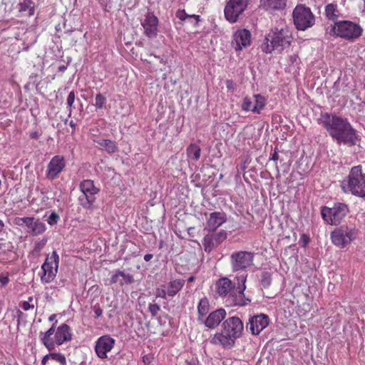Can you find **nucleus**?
<instances>
[{"label": "nucleus", "mask_w": 365, "mask_h": 365, "mask_svg": "<svg viewBox=\"0 0 365 365\" xmlns=\"http://www.w3.org/2000/svg\"><path fill=\"white\" fill-rule=\"evenodd\" d=\"M160 63H163V64H165L166 62L163 58H161Z\"/></svg>", "instance_id": "63"}, {"label": "nucleus", "mask_w": 365, "mask_h": 365, "mask_svg": "<svg viewBox=\"0 0 365 365\" xmlns=\"http://www.w3.org/2000/svg\"><path fill=\"white\" fill-rule=\"evenodd\" d=\"M93 142L97 143L98 148L105 150L108 154H113L118 150L117 143L109 139H100L93 140Z\"/></svg>", "instance_id": "24"}, {"label": "nucleus", "mask_w": 365, "mask_h": 365, "mask_svg": "<svg viewBox=\"0 0 365 365\" xmlns=\"http://www.w3.org/2000/svg\"><path fill=\"white\" fill-rule=\"evenodd\" d=\"M357 233V230L355 228L342 225L331 232L330 236L332 243L342 249L356 238Z\"/></svg>", "instance_id": "9"}, {"label": "nucleus", "mask_w": 365, "mask_h": 365, "mask_svg": "<svg viewBox=\"0 0 365 365\" xmlns=\"http://www.w3.org/2000/svg\"><path fill=\"white\" fill-rule=\"evenodd\" d=\"M272 282L271 275L269 272H265L262 274L261 277V284L264 288H267Z\"/></svg>", "instance_id": "39"}, {"label": "nucleus", "mask_w": 365, "mask_h": 365, "mask_svg": "<svg viewBox=\"0 0 365 365\" xmlns=\"http://www.w3.org/2000/svg\"><path fill=\"white\" fill-rule=\"evenodd\" d=\"M227 232L225 230H221L219 232L212 235V237L215 240V244L217 245L222 242L227 238Z\"/></svg>", "instance_id": "38"}, {"label": "nucleus", "mask_w": 365, "mask_h": 365, "mask_svg": "<svg viewBox=\"0 0 365 365\" xmlns=\"http://www.w3.org/2000/svg\"><path fill=\"white\" fill-rule=\"evenodd\" d=\"M279 159V155L277 151V148H275L273 153L271 154V157L269 158V160L277 161Z\"/></svg>", "instance_id": "50"}, {"label": "nucleus", "mask_w": 365, "mask_h": 365, "mask_svg": "<svg viewBox=\"0 0 365 365\" xmlns=\"http://www.w3.org/2000/svg\"><path fill=\"white\" fill-rule=\"evenodd\" d=\"M66 67L64 66H60L59 67V71H64L66 70Z\"/></svg>", "instance_id": "62"}, {"label": "nucleus", "mask_w": 365, "mask_h": 365, "mask_svg": "<svg viewBox=\"0 0 365 365\" xmlns=\"http://www.w3.org/2000/svg\"><path fill=\"white\" fill-rule=\"evenodd\" d=\"M59 220V216L56 212H52L48 218V223L51 225H53L54 224H56L58 220Z\"/></svg>", "instance_id": "42"}, {"label": "nucleus", "mask_w": 365, "mask_h": 365, "mask_svg": "<svg viewBox=\"0 0 365 365\" xmlns=\"http://www.w3.org/2000/svg\"><path fill=\"white\" fill-rule=\"evenodd\" d=\"M341 188L344 193L365 199V173L361 165L351 168L347 177L341 182Z\"/></svg>", "instance_id": "5"}, {"label": "nucleus", "mask_w": 365, "mask_h": 365, "mask_svg": "<svg viewBox=\"0 0 365 365\" xmlns=\"http://www.w3.org/2000/svg\"><path fill=\"white\" fill-rule=\"evenodd\" d=\"M232 46L235 51H241L251 43V34L247 29L237 30L232 36Z\"/></svg>", "instance_id": "16"}, {"label": "nucleus", "mask_w": 365, "mask_h": 365, "mask_svg": "<svg viewBox=\"0 0 365 365\" xmlns=\"http://www.w3.org/2000/svg\"><path fill=\"white\" fill-rule=\"evenodd\" d=\"M41 136V133L38 131H32L29 134V137L31 139L38 140Z\"/></svg>", "instance_id": "48"}, {"label": "nucleus", "mask_w": 365, "mask_h": 365, "mask_svg": "<svg viewBox=\"0 0 365 365\" xmlns=\"http://www.w3.org/2000/svg\"><path fill=\"white\" fill-rule=\"evenodd\" d=\"M227 220L226 215L220 212H214L210 215L207 221V229L214 232Z\"/></svg>", "instance_id": "21"}, {"label": "nucleus", "mask_w": 365, "mask_h": 365, "mask_svg": "<svg viewBox=\"0 0 365 365\" xmlns=\"http://www.w3.org/2000/svg\"><path fill=\"white\" fill-rule=\"evenodd\" d=\"M9 282V278L7 275L0 274V283L1 286H6Z\"/></svg>", "instance_id": "47"}, {"label": "nucleus", "mask_w": 365, "mask_h": 365, "mask_svg": "<svg viewBox=\"0 0 365 365\" xmlns=\"http://www.w3.org/2000/svg\"><path fill=\"white\" fill-rule=\"evenodd\" d=\"M216 293L222 297L228 293V278L225 277L219 279L215 283Z\"/></svg>", "instance_id": "28"}, {"label": "nucleus", "mask_w": 365, "mask_h": 365, "mask_svg": "<svg viewBox=\"0 0 365 365\" xmlns=\"http://www.w3.org/2000/svg\"><path fill=\"white\" fill-rule=\"evenodd\" d=\"M134 282L133 277L128 274L125 273L121 270H116L115 273L110 277V284H119L120 286H123L124 284H132Z\"/></svg>", "instance_id": "23"}, {"label": "nucleus", "mask_w": 365, "mask_h": 365, "mask_svg": "<svg viewBox=\"0 0 365 365\" xmlns=\"http://www.w3.org/2000/svg\"><path fill=\"white\" fill-rule=\"evenodd\" d=\"M56 317V314H53L48 317V321L52 322L53 321Z\"/></svg>", "instance_id": "56"}, {"label": "nucleus", "mask_w": 365, "mask_h": 365, "mask_svg": "<svg viewBox=\"0 0 365 365\" xmlns=\"http://www.w3.org/2000/svg\"><path fill=\"white\" fill-rule=\"evenodd\" d=\"M166 295H168L167 291H165L164 289L159 290L157 294L158 297H161L163 299H165L166 297Z\"/></svg>", "instance_id": "51"}, {"label": "nucleus", "mask_w": 365, "mask_h": 365, "mask_svg": "<svg viewBox=\"0 0 365 365\" xmlns=\"http://www.w3.org/2000/svg\"><path fill=\"white\" fill-rule=\"evenodd\" d=\"M153 257V255L152 254H146L144 256V260L146 262H149Z\"/></svg>", "instance_id": "54"}, {"label": "nucleus", "mask_w": 365, "mask_h": 365, "mask_svg": "<svg viewBox=\"0 0 365 365\" xmlns=\"http://www.w3.org/2000/svg\"><path fill=\"white\" fill-rule=\"evenodd\" d=\"M226 311L224 309H219L211 312L205 321V324L208 328H214L217 326L225 317Z\"/></svg>", "instance_id": "22"}, {"label": "nucleus", "mask_w": 365, "mask_h": 365, "mask_svg": "<svg viewBox=\"0 0 365 365\" xmlns=\"http://www.w3.org/2000/svg\"><path fill=\"white\" fill-rule=\"evenodd\" d=\"M27 302H29L30 304H33L32 302H34V298L33 297H29L28 298V301Z\"/></svg>", "instance_id": "61"}, {"label": "nucleus", "mask_w": 365, "mask_h": 365, "mask_svg": "<svg viewBox=\"0 0 365 365\" xmlns=\"http://www.w3.org/2000/svg\"><path fill=\"white\" fill-rule=\"evenodd\" d=\"M264 6L272 10H283L287 0H263Z\"/></svg>", "instance_id": "32"}, {"label": "nucleus", "mask_w": 365, "mask_h": 365, "mask_svg": "<svg viewBox=\"0 0 365 365\" xmlns=\"http://www.w3.org/2000/svg\"><path fill=\"white\" fill-rule=\"evenodd\" d=\"M255 253L247 251L235 252L231 255L233 271L245 270L253 265Z\"/></svg>", "instance_id": "12"}, {"label": "nucleus", "mask_w": 365, "mask_h": 365, "mask_svg": "<svg viewBox=\"0 0 365 365\" xmlns=\"http://www.w3.org/2000/svg\"><path fill=\"white\" fill-rule=\"evenodd\" d=\"M247 277V274L244 272L236 276L233 281L230 279V306H245L250 302L244 294Z\"/></svg>", "instance_id": "6"}, {"label": "nucleus", "mask_w": 365, "mask_h": 365, "mask_svg": "<svg viewBox=\"0 0 365 365\" xmlns=\"http://www.w3.org/2000/svg\"><path fill=\"white\" fill-rule=\"evenodd\" d=\"M265 106V98L259 95H254L252 98L245 97L242 104V108L245 111L259 113Z\"/></svg>", "instance_id": "15"}, {"label": "nucleus", "mask_w": 365, "mask_h": 365, "mask_svg": "<svg viewBox=\"0 0 365 365\" xmlns=\"http://www.w3.org/2000/svg\"><path fill=\"white\" fill-rule=\"evenodd\" d=\"M224 15H225V18L226 19V20L228 21V16H229V14H228V2H227L226 4L225 5Z\"/></svg>", "instance_id": "53"}, {"label": "nucleus", "mask_w": 365, "mask_h": 365, "mask_svg": "<svg viewBox=\"0 0 365 365\" xmlns=\"http://www.w3.org/2000/svg\"><path fill=\"white\" fill-rule=\"evenodd\" d=\"M46 240H42L41 242H36L34 246V251L35 252L41 251L43 249V247H44V245H46Z\"/></svg>", "instance_id": "45"}, {"label": "nucleus", "mask_w": 365, "mask_h": 365, "mask_svg": "<svg viewBox=\"0 0 365 365\" xmlns=\"http://www.w3.org/2000/svg\"><path fill=\"white\" fill-rule=\"evenodd\" d=\"M318 122L339 145L343 143L348 146H354L361 140L356 130L346 118L333 113H321Z\"/></svg>", "instance_id": "1"}, {"label": "nucleus", "mask_w": 365, "mask_h": 365, "mask_svg": "<svg viewBox=\"0 0 365 365\" xmlns=\"http://www.w3.org/2000/svg\"><path fill=\"white\" fill-rule=\"evenodd\" d=\"M148 309L152 317H155L158 312L160 311V307L158 304H150Z\"/></svg>", "instance_id": "40"}, {"label": "nucleus", "mask_w": 365, "mask_h": 365, "mask_svg": "<svg viewBox=\"0 0 365 365\" xmlns=\"http://www.w3.org/2000/svg\"><path fill=\"white\" fill-rule=\"evenodd\" d=\"M49 360H53L58 364V365H66L67 361L64 354L60 352H51L45 355L41 360V365H46Z\"/></svg>", "instance_id": "26"}, {"label": "nucleus", "mask_w": 365, "mask_h": 365, "mask_svg": "<svg viewBox=\"0 0 365 365\" xmlns=\"http://www.w3.org/2000/svg\"><path fill=\"white\" fill-rule=\"evenodd\" d=\"M363 1H364V7L361 10V13L364 16H365V0H363Z\"/></svg>", "instance_id": "60"}, {"label": "nucleus", "mask_w": 365, "mask_h": 365, "mask_svg": "<svg viewBox=\"0 0 365 365\" xmlns=\"http://www.w3.org/2000/svg\"><path fill=\"white\" fill-rule=\"evenodd\" d=\"M59 264V256L56 251H53L51 255H48L44 263L41 266L42 274L41 281L43 284L51 282L56 277Z\"/></svg>", "instance_id": "10"}, {"label": "nucleus", "mask_w": 365, "mask_h": 365, "mask_svg": "<svg viewBox=\"0 0 365 365\" xmlns=\"http://www.w3.org/2000/svg\"><path fill=\"white\" fill-rule=\"evenodd\" d=\"M30 229L33 235H38L45 232L46 225L39 220H34Z\"/></svg>", "instance_id": "34"}, {"label": "nucleus", "mask_w": 365, "mask_h": 365, "mask_svg": "<svg viewBox=\"0 0 365 365\" xmlns=\"http://www.w3.org/2000/svg\"><path fill=\"white\" fill-rule=\"evenodd\" d=\"M292 39L290 29L284 24L279 26L272 29L265 37L261 46L262 51L266 53H271L274 50L282 51L290 46Z\"/></svg>", "instance_id": "3"}, {"label": "nucleus", "mask_w": 365, "mask_h": 365, "mask_svg": "<svg viewBox=\"0 0 365 365\" xmlns=\"http://www.w3.org/2000/svg\"><path fill=\"white\" fill-rule=\"evenodd\" d=\"M210 302L208 299L205 297L202 298L197 304L198 320H203L204 317L209 312Z\"/></svg>", "instance_id": "31"}, {"label": "nucleus", "mask_w": 365, "mask_h": 365, "mask_svg": "<svg viewBox=\"0 0 365 365\" xmlns=\"http://www.w3.org/2000/svg\"><path fill=\"white\" fill-rule=\"evenodd\" d=\"M250 329L252 334L258 335L269 324V317L264 314L254 316L250 319Z\"/></svg>", "instance_id": "18"}, {"label": "nucleus", "mask_w": 365, "mask_h": 365, "mask_svg": "<svg viewBox=\"0 0 365 365\" xmlns=\"http://www.w3.org/2000/svg\"><path fill=\"white\" fill-rule=\"evenodd\" d=\"M115 340L110 335H103L98 339L96 342L95 351L96 355L101 359L108 357L107 354L114 347Z\"/></svg>", "instance_id": "14"}, {"label": "nucleus", "mask_w": 365, "mask_h": 365, "mask_svg": "<svg viewBox=\"0 0 365 365\" xmlns=\"http://www.w3.org/2000/svg\"><path fill=\"white\" fill-rule=\"evenodd\" d=\"M66 167V160L62 155H55L49 161L46 177L49 180H53L58 178L59 174L64 170Z\"/></svg>", "instance_id": "13"}, {"label": "nucleus", "mask_w": 365, "mask_h": 365, "mask_svg": "<svg viewBox=\"0 0 365 365\" xmlns=\"http://www.w3.org/2000/svg\"><path fill=\"white\" fill-rule=\"evenodd\" d=\"M244 331V326L242 320L237 317H230V347L235 344L233 339L240 338Z\"/></svg>", "instance_id": "19"}, {"label": "nucleus", "mask_w": 365, "mask_h": 365, "mask_svg": "<svg viewBox=\"0 0 365 365\" xmlns=\"http://www.w3.org/2000/svg\"><path fill=\"white\" fill-rule=\"evenodd\" d=\"M195 279V277L194 276H190L188 279H187V281L189 282H194Z\"/></svg>", "instance_id": "59"}, {"label": "nucleus", "mask_w": 365, "mask_h": 365, "mask_svg": "<svg viewBox=\"0 0 365 365\" xmlns=\"http://www.w3.org/2000/svg\"><path fill=\"white\" fill-rule=\"evenodd\" d=\"M324 14L326 18L328 20L333 21L334 24L339 21L338 19L339 18L341 13L338 9V6L336 4H328L325 6Z\"/></svg>", "instance_id": "25"}, {"label": "nucleus", "mask_w": 365, "mask_h": 365, "mask_svg": "<svg viewBox=\"0 0 365 365\" xmlns=\"http://www.w3.org/2000/svg\"><path fill=\"white\" fill-rule=\"evenodd\" d=\"M189 16L190 15L187 14L184 9H179L176 11V17L181 21H185L186 19L189 18Z\"/></svg>", "instance_id": "43"}, {"label": "nucleus", "mask_w": 365, "mask_h": 365, "mask_svg": "<svg viewBox=\"0 0 365 365\" xmlns=\"http://www.w3.org/2000/svg\"><path fill=\"white\" fill-rule=\"evenodd\" d=\"M93 310L94 312V314H95L94 317L96 319H98L102 316L103 310L99 305H95L94 307H93Z\"/></svg>", "instance_id": "44"}, {"label": "nucleus", "mask_w": 365, "mask_h": 365, "mask_svg": "<svg viewBox=\"0 0 365 365\" xmlns=\"http://www.w3.org/2000/svg\"><path fill=\"white\" fill-rule=\"evenodd\" d=\"M227 320H225L223 325L225 327V324ZM211 342L216 345H220L222 347H226L228 345V330L225 329V331L221 333H217L211 339Z\"/></svg>", "instance_id": "27"}, {"label": "nucleus", "mask_w": 365, "mask_h": 365, "mask_svg": "<svg viewBox=\"0 0 365 365\" xmlns=\"http://www.w3.org/2000/svg\"><path fill=\"white\" fill-rule=\"evenodd\" d=\"M56 325L57 321L47 331L39 333L41 343L49 351H52L56 346H61L72 339V330L68 324L63 323L58 327Z\"/></svg>", "instance_id": "2"}, {"label": "nucleus", "mask_w": 365, "mask_h": 365, "mask_svg": "<svg viewBox=\"0 0 365 365\" xmlns=\"http://www.w3.org/2000/svg\"><path fill=\"white\" fill-rule=\"evenodd\" d=\"M144 34L148 38H154L158 34V19L153 13L149 12L141 22Z\"/></svg>", "instance_id": "17"}, {"label": "nucleus", "mask_w": 365, "mask_h": 365, "mask_svg": "<svg viewBox=\"0 0 365 365\" xmlns=\"http://www.w3.org/2000/svg\"><path fill=\"white\" fill-rule=\"evenodd\" d=\"M247 6V0H230V23H235Z\"/></svg>", "instance_id": "20"}, {"label": "nucleus", "mask_w": 365, "mask_h": 365, "mask_svg": "<svg viewBox=\"0 0 365 365\" xmlns=\"http://www.w3.org/2000/svg\"><path fill=\"white\" fill-rule=\"evenodd\" d=\"M69 125L73 128H75L76 126V124L73 121V120H71L70 123H69Z\"/></svg>", "instance_id": "57"}, {"label": "nucleus", "mask_w": 365, "mask_h": 365, "mask_svg": "<svg viewBox=\"0 0 365 365\" xmlns=\"http://www.w3.org/2000/svg\"><path fill=\"white\" fill-rule=\"evenodd\" d=\"M349 212L348 205L342 202H336L331 207L323 206L321 208L322 219L330 225H339Z\"/></svg>", "instance_id": "7"}, {"label": "nucleus", "mask_w": 365, "mask_h": 365, "mask_svg": "<svg viewBox=\"0 0 365 365\" xmlns=\"http://www.w3.org/2000/svg\"><path fill=\"white\" fill-rule=\"evenodd\" d=\"M19 10L20 12L28 11L29 16L34 14V4L31 0H24L19 4Z\"/></svg>", "instance_id": "33"}, {"label": "nucleus", "mask_w": 365, "mask_h": 365, "mask_svg": "<svg viewBox=\"0 0 365 365\" xmlns=\"http://www.w3.org/2000/svg\"><path fill=\"white\" fill-rule=\"evenodd\" d=\"M107 99L106 97L101 93L96 94L95 98V107L96 109H102L105 107Z\"/></svg>", "instance_id": "35"}, {"label": "nucleus", "mask_w": 365, "mask_h": 365, "mask_svg": "<svg viewBox=\"0 0 365 365\" xmlns=\"http://www.w3.org/2000/svg\"><path fill=\"white\" fill-rule=\"evenodd\" d=\"M16 314H17V317H18V322H19L20 319L24 316V313L20 309H18L16 312Z\"/></svg>", "instance_id": "55"}, {"label": "nucleus", "mask_w": 365, "mask_h": 365, "mask_svg": "<svg viewBox=\"0 0 365 365\" xmlns=\"http://www.w3.org/2000/svg\"><path fill=\"white\" fill-rule=\"evenodd\" d=\"M24 217H16L14 220V223L18 226H24Z\"/></svg>", "instance_id": "49"}, {"label": "nucleus", "mask_w": 365, "mask_h": 365, "mask_svg": "<svg viewBox=\"0 0 365 365\" xmlns=\"http://www.w3.org/2000/svg\"><path fill=\"white\" fill-rule=\"evenodd\" d=\"M187 158L190 160L197 162L201 156V149L195 143H191L186 149Z\"/></svg>", "instance_id": "29"}, {"label": "nucleus", "mask_w": 365, "mask_h": 365, "mask_svg": "<svg viewBox=\"0 0 365 365\" xmlns=\"http://www.w3.org/2000/svg\"><path fill=\"white\" fill-rule=\"evenodd\" d=\"M20 307L25 312H27L29 310H34L35 309V305L34 304H30L29 302H25V301L22 302L20 304Z\"/></svg>", "instance_id": "41"}, {"label": "nucleus", "mask_w": 365, "mask_h": 365, "mask_svg": "<svg viewBox=\"0 0 365 365\" xmlns=\"http://www.w3.org/2000/svg\"><path fill=\"white\" fill-rule=\"evenodd\" d=\"M203 244L205 251H210L214 246L217 245L212 235L205 236Z\"/></svg>", "instance_id": "36"}, {"label": "nucleus", "mask_w": 365, "mask_h": 365, "mask_svg": "<svg viewBox=\"0 0 365 365\" xmlns=\"http://www.w3.org/2000/svg\"><path fill=\"white\" fill-rule=\"evenodd\" d=\"M75 98H76L75 92L73 91H72L69 93V94L67 97V99H66V104L68 106V116L71 115V113L73 111L72 106L75 101Z\"/></svg>", "instance_id": "37"}, {"label": "nucleus", "mask_w": 365, "mask_h": 365, "mask_svg": "<svg viewBox=\"0 0 365 365\" xmlns=\"http://www.w3.org/2000/svg\"><path fill=\"white\" fill-rule=\"evenodd\" d=\"M79 189L86 198V201L81 203L82 207L86 210H93L96 200L95 195L100 192V189L95 185L93 180L89 179L82 180Z\"/></svg>", "instance_id": "11"}, {"label": "nucleus", "mask_w": 365, "mask_h": 365, "mask_svg": "<svg viewBox=\"0 0 365 365\" xmlns=\"http://www.w3.org/2000/svg\"><path fill=\"white\" fill-rule=\"evenodd\" d=\"M34 220V217H25L24 219V225H26L29 228H31Z\"/></svg>", "instance_id": "46"}, {"label": "nucleus", "mask_w": 365, "mask_h": 365, "mask_svg": "<svg viewBox=\"0 0 365 365\" xmlns=\"http://www.w3.org/2000/svg\"><path fill=\"white\" fill-rule=\"evenodd\" d=\"M189 18L195 19V26H197L199 21H200V16L199 15L192 14V15L189 16Z\"/></svg>", "instance_id": "52"}, {"label": "nucleus", "mask_w": 365, "mask_h": 365, "mask_svg": "<svg viewBox=\"0 0 365 365\" xmlns=\"http://www.w3.org/2000/svg\"><path fill=\"white\" fill-rule=\"evenodd\" d=\"M294 24L297 30L305 31L315 24V16L311 9L304 4H298L292 11Z\"/></svg>", "instance_id": "8"}, {"label": "nucleus", "mask_w": 365, "mask_h": 365, "mask_svg": "<svg viewBox=\"0 0 365 365\" xmlns=\"http://www.w3.org/2000/svg\"><path fill=\"white\" fill-rule=\"evenodd\" d=\"M185 280L175 279L171 281L168 286L167 294L169 297H174L184 286Z\"/></svg>", "instance_id": "30"}, {"label": "nucleus", "mask_w": 365, "mask_h": 365, "mask_svg": "<svg viewBox=\"0 0 365 365\" xmlns=\"http://www.w3.org/2000/svg\"><path fill=\"white\" fill-rule=\"evenodd\" d=\"M302 237L306 238L304 240V246H305L307 245V243L308 242V241H309V238H308V237L306 235H303Z\"/></svg>", "instance_id": "58"}, {"label": "nucleus", "mask_w": 365, "mask_h": 365, "mask_svg": "<svg viewBox=\"0 0 365 365\" xmlns=\"http://www.w3.org/2000/svg\"><path fill=\"white\" fill-rule=\"evenodd\" d=\"M362 27L353 21L341 20L326 27V34L334 38H341L354 42L362 36Z\"/></svg>", "instance_id": "4"}]
</instances>
